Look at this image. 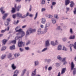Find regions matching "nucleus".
<instances>
[{
    "label": "nucleus",
    "mask_w": 76,
    "mask_h": 76,
    "mask_svg": "<svg viewBox=\"0 0 76 76\" xmlns=\"http://www.w3.org/2000/svg\"><path fill=\"white\" fill-rule=\"evenodd\" d=\"M7 41V40L6 39H4L2 41V43L4 45L6 43V42Z\"/></svg>",
    "instance_id": "34"
},
{
    "label": "nucleus",
    "mask_w": 76,
    "mask_h": 76,
    "mask_svg": "<svg viewBox=\"0 0 76 76\" xmlns=\"http://www.w3.org/2000/svg\"><path fill=\"white\" fill-rule=\"evenodd\" d=\"M16 16H17L18 18H23L22 14L19 12H18L16 14Z\"/></svg>",
    "instance_id": "6"
},
{
    "label": "nucleus",
    "mask_w": 76,
    "mask_h": 76,
    "mask_svg": "<svg viewBox=\"0 0 76 76\" xmlns=\"http://www.w3.org/2000/svg\"><path fill=\"white\" fill-rule=\"evenodd\" d=\"M22 31H22V29L21 28H20L19 30H16V32H22Z\"/></svg>",
    "instance_id": "37"
},
{
    "label": "nucleus",
    "mask_w": 76,
    "mask_h": 76,
    "mask_svg": "<svg viewBox=\"0 0 76 76\" xmlns=\"http://www.w3.org/2000/svg\"><path fill=\"white\" fill-rule=\"evenodd\" d=\"M73 13L74 15H76V8L75 7L74 8V11H73Z\"/></svg>",
    "instance_id": "48"
},
{
    "label": "nucleus",
    "mask_w": 76,
    "mask_h": 76,
    "mask_svg": "<svg viewBox=\"0 0 76 76\" xmlns=\"http://www.w3.org/2000/svg\"><path fill=\"white\" fill-rule=\"evenodd\" d=\"M34 65L35 66H38L39 65V61H34Z\"/></svg>",
    "instance_id": "10"
},
{
    "label": "nucleus",
    "mask_w": 76,
    "mask_h": 76,
    "mask_svg": "<svg viewBox=\"0 0 76 76\" xmlns=\"http://www.w3.org/2000/svg\"><path fill=\"white\" fill-rule=\"evenodd\" d=\"M25 33L24 31H23L21 33V37H20L21 39V38H22L23 37H24V36H25Z\"/></svg>",
    "instance_id": "19"
},
{
    "label": "nucleus",
    "mask_w": 76,
    "mask_h": 76,
    "mask_svg": "<svg viewBox=\"0 0 76 76\" xmlns=\"http://www.w3.org/2000/svg\"><path fill=\"white\" fill-rule=\"evenodd\" d=\"M45 3V0H42V4H44Z\"/></svg>",
    "instance_id": "45"
},
{
    "label": "nucleus",
    "mask_w": 76,
    "mask_h": 76,
    "mask_svg": "<svg viewBox=\"0 0 76 76\" xmlns=\"http://www.w3.org/2000/svg\"><path fill=\"white\" fill-rule=\"evenodd\" d=\"M71 70H73V69H74V67H75V65L73 63V62H71Z\"/></svg>",
    "instance_id": "9"
},
{
    "label": "nucleus",
    "mask_w": 76,
    "mask_h": 76,
    "mask_svg": "<svg viewBox=\"0 0 76 76\" xmlns=\"http://www.w3.org/2000/svg\"><path fill=\"white\" fill-rule=\"evenodd\" d=\"M67 39V38L66 37H65L62 39V41L64 42H65V41H66Z\"/></svg>",
    "instance_id": "42"
},
{
    "label": "nucleus",
    "mask_w": 76,
    "mask_h": 76,
    "mask_svg": "<svg viewBox=\"0 0 76 76\" xmlns=\"http://www.w3.org/2000/svg\"><path fill=\"white\" fill-rule=\"evenodd\" d=\"M19 50L21 52H22V51H23V48H20Z\"/></svg>",
    "instance_id": "59"
},
{
    "label": "nucleus",
    "mask_w": 76,
    "mask_h": 76,
    "mask_svg": "<svg viewBox=\"0 0 76 76\" xmlns=\"http://www.w3.org/2000/svg\"><path fill=\"white\" fill-rule=\"evenodd\" d=\"M26 69H24L23 71L22 72L21 74V76H23L24 75H25V72H26Z\"/></svg>",
    "instance_id": "18"
},
{
    "label": "nucleus",
    "mask_w": 76,
    "mask_h": 76,
    "mask_svg": "<svg viewBox=\"0 0 76 76\" xmlns=\"http://www.w3.org/2000/svg\"><path fill=\"white\" fill-rule=\"evenodd\" d=\"M70 2V0H65V4L66 6H67L68 4H69Z\"/></svg>",
    "instance_id": "14"
},
{
    "label": "nucleus",
    "mask_w": 76,
    "mask_h": 76,
    "mask_svg": "<svg viewBox=\"0 0 76 76\" xmlns=\"http://www.w3.org/2000/svg\"><path fill=\"white\" fill-rule=\"evenodd\" d=\"M30 43H31V41L30 40H28V42H27L26 45H28V44H29Z\"/></svg>",
    "instance_id": "57"
},
{
    "label": "nucleus",
    "mask_w": 76,
    "mask_h": 76,
    "mask_svg": "<svg viewBox=\"0 0 76 76\" xmlns=\"http://www.w3.org/2000/svg\"><path fill=\"white\" fill-rule=\"evenodd\" d=\"M4 10V7H2L0 9V10L1 13H2V14H3L4 13H5V11H4L3 10Z\"/></svg>",
    "instance_id": "22"
},
{
    "label": "nucleus",
    "mask_w": 76,
    "mask_h": 76,
    "mask_svg": "<svg viewBox=\"0 0 76 76\" xmlns=\"http://www.w3.org/2000/svg\"><path fill=\"white\" fill-rule=\"evenodd\" d=\"M21 8V6L20 5H19L17 7V10L18 11V12H19V10L20 9V8Z\"/></svg>",
    "instance_id": "29"
},
{
    "label": "nucleus",
    "mask_w": 76,
    "mask_h": 76,
    "mask_svg": "<svg viewBox=\"0 0 76 76\" xmlns=\"http://www.w3.org/2000/svg\"><path fill=\"white\" fill-rule=\"evenodd\" d=\"M42 31H41V28H39L38 30L37 31V34L38 35H40V34H42Z\"/></svg>",
    "instance_id": "7"
},
{
    "label": "nucleus",
    "mask_w": 76,
    "mask_h": 76,
    "mask_svg": "<svg viewBox=\"0 0 76 76\" xmlns=\"http://www.w3.org/2000/svg\"><path fill=\"white\" fill-rule=\"evenodd\" d=\"M50 45V40L48 39L45 41V46L46 47H49Z\"/></svg>",
    "instance_id": "5"
},
{
    "label": "nucleus",
    "mask_w": 76,
    "mask_h": 76,
    "mask_svg": "<svg viewBox=\"0 0 76 76\" xmlns=\"http://www.w3.org/2000/svg\"><path fill=\"white\" fill-rule=\"evenodd\" d=\"M47 50H48L47 48H45L41 50V52L42 53H43V52H45V51H46Z\"/></svg>",
    "instance_id": "30"
},
{
    "label": "nucleus",
    "mask_w": 76,
    "mask_h": 76,
    "mask_svg": "<svg viewBox=\"0 0 76 76\" xmlns=\"http://www.w3.org/2000/svg\"><path fill=\"white\" fill-rule=\"evenodd\" d=\"M5 24L6 26L8 25H9V22H6L5 23Z\"/></svg>",
    "instance_id": "60"
},
{
    "label": "nucleus",
    "mask_w": 76,
    "mask_h": 76,
    "mask_svg": "<svg viewBox=\"0 0 76 76\" xmlns=\"http://www.w3.org/2000/svg\"><path fill=\"white\" fill-rule=\"evenodd\" d=\"M19 70L17 69L14 71V74H15V75H18V74H19Z\"/></svg>",
    "instance_id": "21"
},
{
    "label": "nucleus",
    "mask_w": 76,
    "mask_h": 76,
    "mask_svg": "<svg viewBox=\"0 0 76 76\" xmlns=\"http://www.w3.org/2000/svg\"><path fill=\"white\" fill-rule=\"evenodd\" d=\"M6 31H9V27H8L7 28H6L5 30H2L1 31V33H4V32H6Z\"/></svg>",
    "instance_id": "13"
},
{
    "label": "nucleus",
    "mask_w": 76,
    "mask_h": 76,
    "mask_svg": "<svg viewBox=\"0 0 76 76\" xmlns=\"http://www.w3.org/2000/svg\"><path fill=\"white\" fill-rule=\"evenodd\" d=\"M50 44L53 46H56V44L53 41H52L51 42Z\"/></svg>",
    "instance_id": "25"
},
{
    "label": "nucleus",
    "mask_w": 76,
    "mask_h": 76,
    "mask_svg": "<svg viewBox=\"0 0 76 76\" xmlns=\"http://www.w3.org/2000/svg\"><path fill=\"white\" fill-rule=\"evenodd\" d=\"M27 26V25H26L23 26L22 27V29H24V28H26Z\"/></svg>",
    "instance_id": "49"
},
{
    "label": "nucleus",
    "mask_w": 76,
    "mask_h": 76,
    "mask_svg": "<svg viewBox=\"0 0 76 76\" xmlns=\"http://www.w3.org/2000/svg\"><path fill=\"white\" fill-rule=\"evenodd\" d=\"M20 56V53H16L14 54V56L15 58H18Z\"/></svg>",
    "instance_id": "17"
},
{
    "label": "nucleus",
    "mask_w": 76,
    "mask_h": 76,
    "mask_svg": "<svg viewBox=\"0 0 76 76\" xmlns=\"http://www.w3.org/2000/svg\"><path fill=\"white\" fill-rule=\"evenodd\" d=\"M8 58L10 59V60H13L15 59V58L12 57V54L11 53H9L8 55Z\"/></svg>",
    "instance_id": "4"
},
{
    "label": "nucleus",
    "mask_w": 76,
    "mask_h": 76,
    "mask_svg": "<svg viewBox=\"0 0 76 76\" xmlns=\"http://www.w3.org/2000/svg\"><path fill=\"white\" fill-rule=\"evenodd\" d=\"M16 40H13L11 42L13 44H15L16 43Z\"/></svg>",
    "instance_id": "58"
},
{
    "label": "nucleus",
    "mask_w": 76,
    "mask_h": 76,
    "mask_svg": "<svg viewBox=\"0 0 76 76\" xmlns=\"http://www.w3.org/2000/svg\"><path fill=\"white\" fill-rule=\"evenodd\" d=\"M11 67L12 70H15L16 69V66L14 64L11 65Z\"/></svg>",
    "instance_id": "15"
},
{
    "label": "nucleus",
    "mask_w": 76,
    "mask_h": 76,
    "mask_svg": "<svg viewBox=\"0 0 76 76\" xmlns=\"http://www.w3.org/2000/svg\"><path fill=\"white\" fill-rule=\"evenodd\" d=\"M6 54L2 55L1 56V60H4L6 58Z\"/></svg>",
    "instance_id": "23"
},
{
    "label": "nucleus",
    "mask_w": 76,
    "mask_h": 76,
    "mask_svg": "<svg viewBox=\"0 0 76 76\" xmlns=\"http://www.w3.org/2000/svg\"><path fill=\"white\" fill-rule=\"evenodd\" d=\"M16 15H12V18H14V19H15L16 18Z\"/></svg>",
    "instance_id": "62"
},
{
    "label": "nucleus",
    "mask_w": 76,
    "mask_h": 76,
    "mask_svg": "<svg viewBox=\"0 0 76 76\" xmlns=\"http://www.w3.org/2000/svg\"><path fill=\"white\" fill-rule=\"evenodd\" d=\"M50 25V23H47L45 25V27L47 28V27H48Z\"/></svg>",
    "instance_id": "32"
},
{
    "label": "nucleus",
    "mask_w": 76,
    "mask_h": 76,
    "mask_svg": "<svg viewBox=\"0 0 76 76\" xmlns=\"http://www.w3.org/2000/svg\"><path fill=\"white\" fill-rule=\"evenodd\" d=\"M15 48V45H13L12 46H10V50H14Z\"/></svg>",
    "instance_id": "28"
},
{
    "label": "nucleus",
    "mask_w": 76,
    "mask_h": 76,
    "mask_svg": "<svg viewBox=\"0 0 76 76\" xmlns=\"http://www.w3.org/2000/svg\"><path fill=\"white\" fill-rule=\"evenodd\" d=\"M66 68H63L62 69L61 72V75L63 74V73H65V72H66Z\"/></svg>",
    "instance_id": "16"
},
{
    "label": "nucleus",
    "mask_w": 76,
    "mask_h": 76,
    "mask_svg": "<svg viewBox=\"0 0 76 76\" xmlns=\"http://www.w3.org/2000/svg\"><path fill=\"white\" fill-rule=\"evenodd\" d=\"M52 69H53V67L51 66H49L48 67V70H49V71H51V70H52Z\"/></svg>",
    "instance_id": "41"
},
{
    "label": "nucleus",
    "mask_w": 76,
    "mask_h": 76,
    "mask_svg": "<svg viewBox=\"0 0 76 76\" xmlns=\"http://www.w3.org/2000/svg\"><path fill=\"white\" fill-rule=\"evenodd\" d=\"M35 31H36L35 29H32L31 28H29L26 31V37L29 36L30 34H32V33H33V32H34Z\"/></svg>",
    "instance_id": "1"
},
{
    "label": "nucleus",
    "mask_w": 76,
    "mask_h": 76,
    "mask_svg": "<svg viewBox=\"0 0 76 76\" xmlns=\"http://www.w3.org/2000/svg\"><path fill=\"white\" fill-rule=\"evenodd\" d=\"M16 11V10H15V8H12V10L11 11L12 13H15V12Z\"/></svg>",
    "instance_id": "39"
},
{
    "label": "nucleus",
    "mask_w": 76,
    "mask_h": 76,
    "mask_svg": "<svg viewBox=\"0 0 76 76\" xmlns=\"http://www.w3.org/2000/svg\"><path fill=\"white\" fill-rule=\"evenodd\" d=\"M40 27L41 28L43 29V28H44V26L43 25L41 24L40 25Z\"/></svg>",
    "instance_id": "56"
},
{
    "label": "nucleus",
    "mask_w": 76,
    "mask_h": 76,
    "mask_svg": "<svg viewBox=\"0 0 76 76\" xmlns=\"http://www.w3.org/2000/svg\"><path fill=\"white\" fill-rule=\"evenodd\" d=\"M38 12H37L36 13L35 15V17L34 18V20H35V19H36L37 18V16H38Z\"/></svg>",
    "instance_id": "36"
},
{
    "label": "nucleus",
    "mask_w": 76,
    "mask_h": 76,
    "mask_svg": "<svg viewBox=\"0 0 76 76\" xmlns=\"http://www.w3.org/2000/svg\"><path fill=\"white\" fill-rule=\"evenodd\" d=\"M51 60L50 59H48V62H48V63H50L51 62Z\"/></svg>",
    "instance_id": "63"
},
{
    "label": "nucleus",
    "mask_w": 76,
    "mask_h": 76,
    "mask_svg": "<svg viewBox=\"0 0 76 76\" xmlns=\"http://www.w3.org/2000/svg\"><path fill=\"white\" fill-rule=\"evenodd\" d=\"M24 45H25V43H24L23 42H19V41L18 43V46L19 47H22V46H24Z\"/></svg>",
    "instance_id": "3"
},
{
    "label": "nucleus",
    "mask_w": 76,
    "mask_h": 76,
    "mask_svg": "<svg viewBox=\"0 0 76 76\" xmlns=\"http://www.w3.org/2000/svg\"><path fill=\"white\" fill-rule=\"evenodd\" d=\"M6 49V47L4 46L2 47L1 49V51H4V50H5Z\"/></svg>",
    "instance_id": "35"
},
{
    "label": "nucleus",
    "mask_w": 76,
    "mask_h": 76,
    "mask_svg": "<svg viewBox=\"0 0 76 76\" xmlns=\"http://www.w3.org/2000/svg\"><path fill=\"white\" fill-rule=\"evenodd\" d=\"M19 20H17L16 22H14V24L15 25H16L17 24H18V23L19 22Z\"/></svg>",
    "instance_id": "51"
},
{
    "label": "nucleus",
    "mask_w": 76,
    "mask_h": 76,
    "mask_svg": "<svg viewBox=\"0 0 76 76\" xmlns=\"http://www.w3.org/2000/svg\"><path fill=\"white\" fill-rule=\"evenodd\" d=\"M48 16L49 17L48 18H53V16L51 15H49Z\"/></svg>",
    "instance_id": "61"
},
{
    "label": "nucleus",
    "mask_w": 76,
    "mask_h": 76,
    "mask_svg": "<svg viewBox=\"0 0 76 76\" xmlns=\"http://www.w3.org/2000/svg\"><path fill=\"white\" fill-rule=\"evenodd\" d=\"M55 65L56 66H60V64L59 63H56L55 64Z\"/></svg>",
    "instance_id": "54"
},
{
    "label": "nucleus",
    "mask_w": 76,
    "mask_h": 76,
    "mask_svg": "<svg viewBox=\"0 0 76 76\" xmlns=\"http://www.w3.org/2000/svg\"><path fill=\"white\" fill-rule=\"evenodd\" d=\"M61 48H62L61 45H59L58 47V50H61Z\"/></svg>",
    "instance_id": "33"
},
{
    "label": "nucleus",
    "mask_w": 76,
    "mask_h": 76,
    "mask_svg": "<svg viewBox=\"0 0 76 76\" xmlns=\"http://www.w3.org/2000/svg\"><path fill=\"white\" fill-rule=\"evenodd\" d=\"M25 48L26 50H28L29 49V47H25Z\"/></svg>",
    "instance_id": "64"
},
{
    "label": "nucleus",
    "mask_w": 76,
    "mask_h": 76,
    "mask_svg": "<svg viewBox=\"0 0 76 76\" xmlns=\"http://www.w3.org/2000/svg\"><path fill=\"white\" fill-rule=\"evenodd\" d=\"M73 46H74L75 49L76 50V42L75 43L74 45H73V44H71L69 45V47H70V51L71 52L72 51V47Z\"/></svg>",
    "instance_id": "2"
},
{
    "label": "nucleus",
    "mask_w": 76,
    "mask_h": 76,
    "mask_svg": "<svg viewBox=\"0 0 76 76\" xmlns=\"http://www.w3.org/2000/svg\"><path fill=\"white\" fill-rule=\"evenodd\" d=\"M45 22H46V20L45 18H42V21H41V23L43 24H45Z\"/></svg>",
    "instance_id": "11"
},
{
    "label": "nucleus",
    "mask_w": 76,
    "mask_h": 76,
    "mask_svg": "<svg viewBox=\"0 0 76 76\" xmlns=\"http://www.w3.org/2000/svg\"><path fill=\"white\" fill-rule=\"evenodd\" d=\"M52 21L53 23V24H55V23H56V19H55V18H52Z\"/></svg>",
    "instance_id": "31"
},
{
    "label": "nucleus",
    "mask_w": 76,
    "mask_h": 76,
    "mask_svg": "<svg viewBox=\"0 0 76 76\" xmlns=\"http://www.w3.org/2000/svg\"><path fill=\"white\" fill-rule=\"evenodd\" d=\"M73 75H75V74H76V68H74L73 71Z\"/></svg>",
    "instance_id": "38"
},
{
    "label": "nucleus",
    "mask_w": 76,
    "mask_h": 76,
    "mask_svg": "<svg viewBox=\"0 0 76 76\" xmlns=\"http://www.w3.org/2000/svg\"><path fill=\"white\" fill-rule=\"evenodd\" d=\"M19 38H20V37H17L15 38V40H16L17 39H19Z\"/></svg>",
    "instance_id": "53"
},
{
    "label": "nucleus",
    "mask_w": 76,
    "mask_h": 76,
    "mask_svg": "<svg viewBox=\"0 0 76 76\" xmlns=\"http://www.w3.org/2000/svg\"><path fill=\"white\" fill-rule=\"evenodd\" d=\"M48 65H46L45 66V69L46 70H47V69H48Z\"/></svg>",
    "instance_id": "46"
},
{
    "label": "nucleus",
    "mask_w": 76,
    "mask_h": 76,
    "mask_svg": "<svg viewBox=\"0 0 76 76\" xmlns=\"http://www.w3.org/2000/svg\"><path fill=\"white\" fill-rule=\"evenodd\" d=\"M55 43L56 44V45H57V44H58V40H56Z\"/></svg>",
    "instance_id": "52"
},
{
    "label": "nucleus",
    "mask_w": 76,
    "mask_h": 76,
    "mask_svg": "<svg viewBox=\"0 0 76 76\" xmlns=\"http://www.w3.org/2000/svg\"><path fill=\"white\" fill-rule=\"evenodd\" d=\"M37 71V69H34V71L32 72L31 75L32 76H34L35 75H36L37 72H36Z\"/></svg>",
    "instance_id": "12"
},
{
    "label": "nucleus",
    "mask_w": 76,
    "mask_h": 76,
    "mask_svg": "<svg viewBox=\"0 0 76 76\" xmlns=\"http://www.w3.org/2000/svg\"><path fill=\"white\" fill-rule=\"evenodd\" d=\"M48 28H46V27H45V29L43 31H42V34H45L46 32H47V31Z\"/></svg>",
    "instance_id": "8"
},
{
    "label": "nucleus",
    "mask_w": 76,
    "mask_h": 76,
    "mask_svg": "<svg viewBox=\"0 0 76 76\" xmlns=\"http://www.w3.org/2000/svg\"><path fill=\"white\" fill-rule=\"evenodd\" d=\"M9 15V14H8L7 13L5 14L4 15V16L3 17V19L4 20V19H6V17H7V15Z\"/></svg>",
    "instance_id": "27"
},
{
    "label": "nucleus",
    "mask_w": 76,
    "mask_h": 76,
    "mask_svg": "<svg viewBox=\"0 0 76 76\" xmlns=\"http://www.w3.org/2000/svg\"><path fill=\"white\" fill-rule=\"evenodd\" d=\"M69 32L71 34H73V29L72 28L70 29Z\"/></svg>",
    "instance_id": "50"
},
{
    "label": "nucleus",
    "mask_w": 76,
    "mask_h": 76,
    "mask_svg": "<svg viewBox=\"0 0 76 76\" xmlns=\"http://www.w3.org/2000/svg\"><path fill=\"white\" fill-rule=\"evenodd\" d=\"M63 50H64V51H67V48L65 46H64L63 47Z\"/></svg>",
    "instance_id": "40"
},
{
    "label": "nucleus",
    "mask_w": 76,
    "mask_h": 76,
    "mask_svg": "<svg viewBox=\"0 0 76 76\" xmlns=\"http://www.w3.org/2000/svg\"><path fill=\"white\" fill-rule=\"evenodd\" d=\"M57 30H61V31H63V29H62L61 28H60V26H58L56 28Z\"/></svg>",
    "instance_id": "43"
},
{
    "label": "nucleus",
    "mask_w": 76,
    "mask_h": 76,
    "mask_svg": "<svg viewBox=\"0 0 76 76\" xmlns=\"http://www.w3.org/2000/svg\"><path fill=\"white\" fill-rule=\"evenodd\" d=\"M66 58H66V57L63 58L62 60V61L63 62H64V61H65Z\"/></svg>",
    "instance_id": "47"
},
{
    "label": "nucleus",
    "mask_w": 76,
    "mask_h": 76,
    "mask_svg": "<svg viewBox=\"0 0 76 76\" xmlns=\"http://www.w3.org/2000/svg\"><path fill=\"white\" fill-rule=\"evenodd\" d=\"M45 10H46V9L45 8H42L41 9V12H45Z\"/></svg>",
    "instance_id": "44"
},
{
    "label": "nucleus",
    "mask_w": 76,
    "mask_h": 76,
    "mask_svg": "<svg viewBox=\"0 0 76 76\" xmlns=\"http://www.w3.org/2000/svg\"><path fill=\"white\" fill-rule=\"evenodd\" d=\"M19 28H20V26H18L16 27V28L15 29V30L16 32V31H18V29Z\"/></svg>",
    "instance_id": "55"
},
{
    "label": "nucleus",
    "mask_w": 76,
    "mask_h": 76,
    "mask_svg": "<svg viewBox=\"0 0 76 76\" xmlns=\"http://www.w3.org/2000/svg\"><path fill=\"white\" fill-rule=\"evenodd\" d=\"M57 58L59 60H62V58H61L60 55H58L57 56Z\"/></svg>",
    "instance_id": "26"
},
{
    "label": "nucleus",
    "mask_w": 76,
    "mask_h": 76,
    "mask_svg": "<svg viewBox=\"0 0 76 76\" xmlns=\"http://www.w3.org/2000/svg\"><path fill=\"white\" fill-rule=\"evenodd\" d=\"M75 38V36L71 35L69 37L70 39H74Z\"/></svg>",
    "instance_id": "24"
},
{
    "label": "nucleus",
    "mask_w": 76,
    "mask_h": 76,
    "mask_svg": "<svg viewBox=\"0 0 76 76\" xmlns=\"http://www.w3.org/2000/svg\"><path fill=\"white\" fill-rule=\"evenodd\" d=\"M70 6L71 7H73L74 6V2L73 1H71L70 2Z\"/></svg>",
    "instance_id": "20"
}]
</instances>
